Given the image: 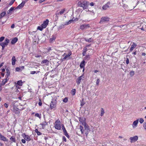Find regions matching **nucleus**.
I'll return each instance as SVG.
<instances>
[{
    "label": "nucleus",
    "mask_w": 146,
    "mask_h": 146,
    "mask_svg": "<svg viewBox=\"0 0 146 146\" xmlns=\"http://www.w3.org/2000/svg\"><path fill=\"white\" fill-rule=\"evenodd\" d=\"M79 6L83 8L84 9H86L87 7V2L86 1H81L78 3Z\"/></svg>",
    "instance_id": "1"
},
{
    "label": "nucleus",
    "mask_w": 146,
    "mask_h": 146,
    "mask_svg": "<svg viewBox=\"0 0 146 146\" xmlns=\"http://www.w3.org/2000/svg\"><path fill=\"white\" fill-rule=\"evenodd\" d=\"M9 40L8 39L6 38L3 42H1L0 43V45H1L2 48V49H3L5 46L8 45V43L9 42Z\"/></svg>",
    "instance_id": "2"
},
{
    "label": "nucleus",
    "mask_w": 146,
    "mask_h": 146,
    "mask_svg": "<svg viewBox=\"0 0 146 146\" xmlns=\"http://www.w3.org/2000/svg\"><path fill=\"white\" fill-rule=\"evenodd\" d=\"M55 127L56 129L58 130H60L61 129V126L60 125V122L58 120H56L55 122Z\"/></svg>",
    "instance_id": "3"
},
{
    "label": "nucleus",
    "mask_w": 146,
    "mask_h": 146,
    "mask_svg": "<svg viewBox=\"0 0 146 146\" xmlns=\"http://www.w3.org/2000/svg\"><path fill=\"white\" fill-rule=\"evenodd\" d=\"M72 55V52H68V54H67L66 53H64L62 56H65L62 59V60L64 61L66 59H70V56Z\"/></svg>",
    "instance_id": "4"
},
{
    "label": "nucleus",
    "mask_w": 146,
    "mask_h": 146,
    "mask_svg": "<svg viewBox=\"0 0 146 146\" xmlns=\"http://www.w3.org/2000/svg\"><path fill=\"white\" fill-rule=\"evenodd\" d=\"M84 74H83L81 76L79 77L77 79L76 82L77 84L78 85H79L81 82V81L82 80H83L84 77Z\"/></svg>",
    "instance_id": "5"
},
{
    "label": "nucleus",
    "mask_w": 146,
    "mask_h": 146,
    "mask_svg": "<svg viewBox=\"0 0 146 146\" xmlns=\"http://www.w3.org/2000/svg\"><path fill=\"white\" fill-rule=\"evenodd\" d=\"M138 138V137L137 135L133 137H131L129 138L131 143H134L137 141Z\"/></svg>",
    "instance_id": "6"
},
{
    "label": "nucleus",
    "mask_w": 146,
    "mask_h": 146,
    "mask_svg": "<svg viewBox=\"0 0 146 146\" xmlns=\"http://www.w3.org/2000/svg\"><path fill=\"white\" fill-rule=\"evenodd\" d=\"M109 19V17H103L101 19L100 22V23H102L103 22L108 21Z\"/></svg>",
    "instance_id": "7"
},
{
    "label": "nucleus",
    "mask_w": 146,
    "mask_h": 146,
    "mask_svg": "<svg viewBox=\"0 0 146 146\" xmlns=\"http://www.w3.org/2000/svg\"><path fill=\"white\" fill-rule=\"evenodd\" d=\"M13 111L16 114H19L20 113V110L16 106H13Z\"/></svg>",
    "instance_id": "8"
},
{
    "label": "nucleus",
    "mask_w": 146,
    "mask_h": 146,
    "mask_svg": "<svg viewBox=\"0 0 146 146\" xmlns=\"http://www.w3.org/2000/svg\"><path fill=\"white\" fill-rule=\"evenodd\" d=\"M56 103L57 101L56 100H53L50 104V106L51 109H52L54 108L56 106Z\"/></svg>",
    "instance_id": "9"
},
{
    "label": "nucleus",
    "mask_w": 146,
    "mask_h": 146,
    "mask_svg": "<svg viewBox=\"0 0 146 146\" xmlns=\"http://www.w3.org/2000/svg\"><path fill=\"white\" fill-rule=\"evenodd\" d=\"M22 135L26 141H29L31 140V138L28 135H26L25 133L23 134Z\"/></svg>",
    "instance_id": "10"
},
{
    "label": "nucleus",
    "mask_w": 146,
    "mask_h": 146,
    "mask_svg": "<svg viewBox=\"0 0 146 146\" xmlns=\"http://www.w3.org/2000/svg\"><path fill=\"white\" fill-rule=\"evenodd\" d=\"M90 26L89 25V24H83L82 25L80 26V29H81L82 30H83L84 29H87L89 27H90Z\"/></svg>",
    "instance_id": "11"
},
{
    "label": "nucleus",
    "mask_w": 146,
    "mask_h": 146,
    "mask_svg": "<svg viewBox=\"0 0 146 146\" xmlns=\"http://www.w3.org/2000/svg\"><path fill=\"white\" fill-rule=\"evenodd\" d=\"M138 122V119H137L133 121V124H132V127L133 128H135L137 127Z\"/></svg>",
    "instance_id": "12"
},
{
    "label": "nucleus",
    "mask_w": 146,
    "mask_h": 146,
    "mask_svg": "<svg viewBox=\"0 0 146 146\" xmlns=\"http://www.w3.org/2000/svg\"><path fill=\"white\" fill-rule=\"evenodd\" d=\"M48 19H46L43 22V24H42L41 25L43 28H45L46 27L48 24Z\"/></svg>",
    "instance_id": "13"
},
{
    "label": "nucleus",
    "mask_w": 146,
    "mask_h": 146,
    "mask_svg": "<svg viewBox=\"0 0 146 146\" xmlns=\"http://www.w3.org/2000/svg\"><path fill=\"white\" fill-rule=\"evenodd\" d=\"M25 1H23L20 4H19L17 7V9H20L21 8H22L24 5L25 4Z\"/></svg>",
    "instance_id": "14"
},
{
    "label": "nucleus",
    "mask_w": 146,
    "mask_h": 146,
    "mask_svg": "<svg viewBox=\"0 0 146 146\" xmlns=\"http://www.w3.org/2000/svg\"><path fill=\"white\" fill-rule=\"evenodd\" d=\"M0 139H1L4 141H8V140L7 138L3 135H2L0 133Z\"/></svg>",
    "instance_id": "15"
},
{
    "label": "nucleus",
    "mask_w": 146,
    "mask_h": 146,
    "mask_svg": "<svg viewBox=\"0 0 146 146\" xmlns=\"http://www.w3.org/2000/svg\"><path fill=\"white\" fill-rule=\"evenodd\" d=\"M49 63V61L48 60L46 59L42 60L41 62V64H43L44 65H48Z\"/></svg>",
    "instance_id": "16"
},
{
    "label": "nucleus",
    "mask_w": 146,
    "mask_h": 146,
    "mask_svg": "<svg viewBox=\"0 0 146 146\" xmlns=\"http://www.w3.org/2000/svg\"><path fill=\"white\" fill-rule=\"evenodd\" d=\"M137 45L135 43L133 42L132 45L131 46V47L130 49V52H131L133 49Z\"/></svg>",
    "instance_id": "17"
},
{
    "label": "nucleus",
    "mask_w": 146,
    "mask_h": 146,
    "mask_svg": "<svg viewBox=\"0 0 146 146\" xmlns=\"http://www.w3.org/2000/svg\"><path fill=\"white\" fill-rule=\"evenodd\" d=\"M109 5L110 3H108L107 4L102 7V8L104 10L107 9L108 8H109Z\"/></svg>",
    "instance_id": "18"
},
{
    "label": "nucleus",
    "mask_w": 146,
    "mask_h": 146,
    "mask_svg": "<svg viewBox=\"0 0 146 146\" xmlns=\"http://www.w3.org/2000/svg\"><path fill=\"white\" fill-rule=\"evenodd\" d=\"M17 61L15 56H13L12 59V65H14L15 64V62Z\"/></svg>",
    "instance_id": "19"
},
{
    "label": "nucleus",
    "mask_w": 146,
    "mask_h": 146,
    "mask_svg": "<svg viewBox=\"0 0 146 146\" xmlns=\"http://www.w3.org/2000/svg\"><path fill=\"white\" fill-rule=\"evenodd\" d=\"M18 40V38L17 37L14 38L11 41V43L13 44L15 43Z\"/></svg>",
    "instance_id": "20"
},
{
    "label": "nucleus",
    "mask_w": 146,
    "mask_h": 146,
    "mask_svg": "<svg viewBox=\"0 0 146 146\" xmlns=\"http://www.w3.org/2000/svg\"><path fill=\"white\" fill-rule=\"evenodd\" d=\"M85 61L84 60H83L81 62L80 64V67L81 68H84V66L85 65Z\"/></svg>",
    "instance_id": "21"
},
{
    "label": "nucleus",
    "mask_w": 146,
    "mask_h": 146,
    "mask_svg": "<svg viewBox=\"0 0 146 146\" xmlns=\"http://www.w3.org/2000/svg\"><path fill=\"white\" fill-rule=\"evenodd\" d=\"M9 80V79L6 78L3 80L2 82V85H4Z\"/></svg>",
    "instance_id": "22"
},
{
    "label": "nucleus",
    "mask_w": 146,
    "mask_h": 146,
    "mask_svg": "<svg viewBox=\"0 0 146 146\" xmlns=\"http://www.w3.org/2000/svg\"><path fill=\"white\" fill-rule=\"evenodd\" d=\"M6 13L5 11H4L1 13L0 14V19L2 18L4 16H5Z\"/></svg>",
    "instance_id": "23"
},
{
    "label": "nucleus",
    "mask_w": 146,
    "mask_h": 146,
    "mask_svg": "<svg viewBox=\"0 0 146 146\" xmlns=\"http://www.w3.org/2000/svg\"><path fill=\"white\" fill-rule=\"evenodd\" d=\"M52 37L50 38V42H53L55 40L56 38V37L54 35H52Z\"/></svg>",
    "instance_id": "24"
},
{
    "label": "nucleus",
    "mask_w": 146,
    "mask_h": 146,
    "mask_svg": "<svg viewBox=\"0 0 146 146\" xmlns=\"http://www.w3.org/2000/svg\"><path fill=\"white\" fill-rule=\"evenodd\" d=\"M6 70V76H7V78L10 76V72L9 70L8 69H7Z\"/></svg>",
    "instance_id": "25"
},
{
    "label": "nucleus",
    "mask_w": 146,
    "mask_h": 146,
    "mask_svg": "<svg viewBox=\"0 0 146 146\" xmlns=\"http://www.w3.org/2000/svg\"><path fill=\"white\" fill-rule=\"evenodd\" d=\"M66 9L65 8L62 9L59 12L60 15H62L66 11Z\"/></svg>",
    "instance_id": "26"
},
{
    "label": "nucleus",
    "mask_w": 146,
    "mask_h": 146,
    "mask_svg": "<svg viewBox=\"0 0 146 146\" xmlns=\"http://www.w3.org/2000/svg\"><path fill=\"white\" fill-rule=\"evenodd\" d=\"M79 129L80 130V131H81V133L83 134L84 133V130L83 127L81 125L80 126Z\"/></svg>",
    "instance_id": "27"
},
{
    "label": "nucleus",
    "mask_w": 146,
    "mask_h": 146,
    "mask_svg": "<svg viewBox=\"0 0 146 146\" xmlns=\"http://www.w3.org/2000/svg\"><path fill=\"white\" fill-rule=\"evenodd\" d=\"M76 90L75 89H73L71 90V94L72 95L74 96L75 95L76 93Z\"/></svg>",
    "instance_id": "28"
},
{
    "label": "nucleus",
    "mask_w": 146,
    "mask_h": 146,
    "mask_svg": "<svg viewBox=\"0 0 146 146\" xmlns=\"http://www.w3.org/2000/svg\"><path fill=\"white\" fill-rule=\"evenodd\" d=\"M63 132L64 133V135L68 138H69V135H68L67 131L66 130H64L63 131Z\"/></svg>",
    "instance_id": "29"
},
{
    "label": "nucleus",
    "mask_w": 146,
    "mask_h": 146,
    "mask_svg": "<svg viewBox=\"0 0 146 146\" xmlns=\"http://www.w3.org/2000/svg\"><path fill=\"white\" fill-rule=\"evenodd\" d=\"M14 10V8L12 7H11L7 12L8 14L10 13L11 12Z\"/></svg>",
    "instance_id": "30"
},
{
    "label": "nucleus",
    "mask_w": 146,
    "mask_h": 146,
    "mask_svg": "<svg viewBox=\"0 0 146 146\" xmlns=\"http://www.w3.org/2000/svg\"><path fill=\"white\" fill-rule=\"evenodd\" d=\"M10 140L13 142H15V139L14 137L13 136L11 137L10 138Z\"/></svg>",
    "instance_id": "31"
},
{
    "label": "nucleus",
    "mask_w": 146,
    "mask_h": 146,
    "mask_svg": "<svg viewBox=\"0 0 146 146\" xmlns=\"http://www.w3.org/2000/svg\"><path fill=\"white\" fill-rule=\"evenodd\" d=\"M104 113V109L102 108H101V111L100 114V115L102 116Z\"/></svg>",
    "instance_id": "32"
},
{
    "label": "nucleus",
    "mask_w": 146,
    "mask_h": 146,
    "mask_svg": "<svg viewBox=\"0 0 146 146\" xmlns=\"http://www.w3.org/2000/svg\"><path fill=\"white\" fill-rule=\"evenodd\" d=\"M17 84L19 86H21L22 85V82L21 80H19L17 81Z\"/></svg>",
    "instance_id": "33"
},
{
    "label": "nucleus",
    "mask_w": 146,
    "mask_h": 146,
    "mask_svg": "<svg viewBox=\"0 0 146 146\" xmlns=\"http://www.w3.org/2000/svg\"><path fill=\"white\" fill-rule=\"evenodd\" d=\"M73 21L72 20H71L69 21L68 22H67L66 24H65V25H68L70 23H71L72 22H73Z\"/></svg>",
    "instance_id": "34"
},
{
    "label": "nucleus",
    "mask_w": 146,
    "mask_h": 146,
    "mask_svg": "<svg viewBox=\"0 0 146 146\" xmlns=\"http://www.w3.org/2000/svg\"><path fill=\"white\" fill-rule=\"evenodd\" d=\"M129 74L131 76H132L134 74V72L133 71H131L129 72Z\"/></svg>",
    "instance_id": "35"
},
{
    "label": "nucleus",
    "mask_w": 146,
    "mask_h": 146,
    "mask_svg": "<svg viewBox=\"0 0 146 146\" xmlns=\"http://www.w3.org/2000/svg\"><path fill=\"white\" fill-rule=\"evenodd\" d=\"M42 127H44L46 125H47V123L45 121H44L41 124Z\"/></svg>",
    "instance_id": "36"
},
{
    "label": "nucleus",
    "mask_w": 146,
    "mask_h": 146,
    "mask_svg": "<svg viewBox=\"0 0 146 146\" xmlns=\"http://www.w3.org/2000/svg\"><path fill=\"white\" fill-rule=\"evenodd\" d=\"M85 40L87 42H90L92 41V39L91 38H90L88 39H85Z\"/></svg>",
    "instance_id": "37"
},
{
    "label": "nucleus",
    "mask_w": 146,
    "mask_h": 146,
    "mask_svg": "<svg viewBox=\"0 0 146 146\" xmlns=\"http://www.w3.org/2000/svg\"><path fill=\"white\" fill-rule=\"evenodd\" d=\"M43 28L42 27V26L41 27L38 26L37 27V29L41 31H42V30H43Z\"/></svg>",
    "instance_id": "38"
},
{
    "label": "nucleus",
    "mask_w": 146,
    "mask_h": 146,
    "mask_svg": "<svg viewBox=\"0 0 146 146\" xmlns=\"http://www.w3.org/2000/svg\"><path fill=\"white\" fill-rule=\"evenodd\" d=\"M84 127H85L84 130H85V131H86V130H87V129H89L88 125H86V124H85Z\"/></svg>",
    "instance_id": "39"
},
{
    "label": "nucleus",
    "mask_w": 146,
    "mask_h": 146,
    "mask_svg": "<svg viewBox=\"0 0 146 146\" xmlns=\"http://www.w3.org/2000/svg\"><path fill=\"white\" fill-rule=\"evenodd\" d=\"M68 99L67 97L65 98L63 100V102H64L66 103L67 102Z\"/></svg>",
    "instance_id": "40"
},
{
    "label": "nucleus",
    "mask_w": 146,
    "mask_h": 146,
    "mask_svg": "<svg viewBox=\"0 0 146 146\" xmlns=\"http://www.w3.org/2000/svg\"><path fill=\"white\" fill-rule=\"evenodd\" d=\"M139 121L141 123H142L143 122L144 120L142 118H141L139 119Z\"/></svg>",
    "instance_id": "41"
},
{
    "label": "nucleus",
    "mask_w": 146,
    "mask_h": 146,
    "mask_svg": "<svg viewBox=\"0 0 146 146\" xmlns=\"http://www.w3.org/2000/svg\"><path fill=\"white\" fill-rule=\"evenodd\" d=\"M64 25L63 24H62L61 25H60L59 26V28L60 29H61L62 28H64Z\"/></svg>",
    "instance_id": "42"
},
{
    "label": "nucleus",
    "mask_w": 146,
    "mask_h": 146,
    "mask_svg": "<svg viewBox=\"0 0 146 146\" xmlns=\"http://www.w3.org/2000/svg\"><path fill=\"white\" fill-rule=\"evenodd\" d=\"M16 70L17 71H21V68H20V67H17L16 68Z\"/></svg>",
    "instance_id": "43"
},
{
    "label": "nucleus",
    "mask_w": 146,
    "mask_h": 146,
    "mask_svg": "<svg viewBox=\"0 0 146 146\" xmlns=\"http://www.w3.org/2000/svg\"><path fill=\"white\" fill-rule=\"evenodd\" d=\"M14 1L13 0H11L9 3L10 5H11L14 3Z\"/></svg>",
    "instance_id": "44"
},
{
    "label": "nucleus",
    "mask_w": 146,
    "mask_h": 146,
    "mask_svg": "<svg viewBox=\"0 0 146 146\" xmlns=\"http://www.w3.org/2000/svg\"><path fill=\"white\" fill-rule=\"evenodd\" d=\"M5 38V37L4 36H2L0 38V42H1L3 41Z\"/></svg>",
    "instance_id": "45"
},
{
    "label": "nucleus",
    "mask_w": 146,
    "mask_h": 146,
    "mask_svg": "<svg viewBox=\"0 0 146 146\" xmlns=\"http://www.w3.org/2000/svg\"><path fill=\"white\" fill-rule=\"evenodd\" d=\"M60 14L59 12L58 13H56L55 14V15L56 17L57 18V19H58V15Z\"/></svg>",
    "instance_id": "46"
},
{
    "label": "nucleus",
    "mask_w": 146,
    "mask_h": 146,
    "mask_svg": "<svg viewBox=\"0 0 146 146\" xmlns=\"http://www.w3.org/2000/svg\"><path fill=\"white\" fill-rule=\"evenodd\" d=\"M100 80L99 79H98V78L97 79V81L96 82V83L97 85H99V83L100 82Z\"/></svg>",
    "instance_id": "47"
},
{
    "label": "nucleus",
    "mask_w": 146,
    "mask_h": 146,
    "mask_svg": "<svg viewBox=\"0 0 146 146\" xmlns=\"http://www.w3.org/2000/svg\"><path fill=\"white\" fill-rule=\"evenodd\" d=\"M126 63L127 64H128L129 63V59L128 58H126Z\"/></svg>",
    "instance_id": "48"
},
{
    "label": "nucleus",
    "mask_w": 146,
    "mask_h": 146,
    "mask_svg": "<svg viewBox=\"0 0 146 146\" xmlns=\"http://www.w3.org/2000/svg\"><path fill=\"white\" fill-rule=\"evenodd\" d=\"M89 131L90 130L89 129H87V130H86V131H85V134H86V135H87Z\"/></svg>",
    "instance_id": "49"
},
{
    "label": "nucleus",
    "mask_w": 146,
    "mask_h": 146,
    "mask_svg": "<svg viewBox=\"0 0 146 146\" xmlns=\"http://www.w3.org/2000/svg\"><path fill=\"white\" fill-rule=\"evenodd\" d=\"M35 116L37 117H38L39 118L40 117V116L39 114L38 113H36L35 114Z\"/></svg>",
    "instance_id": "50"
},
{
    "label": "nucleus",
    "mask_w": 146,
    "mask_h": 146,
    "mask_svg": "<svg viewBox=\"0 0 146 146\" xmlns=\"http://www.w3.org/2000/svg\"><path fill=\"white\" fill-rule=\"evenodd\" d=\"M25 140L24 139H22L21 140V141L23 143H26V141H25Z\"/></svg>",
    "instance_id": "51"
},
{
    "label": "nucleus",
    "mask_w": 146,
    "mask_h": 146,
    "mask_svg": "<svg viewBox=\"0 0 146 146\" xmlns=\"http://www.w3.org/2000/svg\"><path fill=\"white\" fill-rule=\"evenodd\" d=\"M143 127L144 129L146 130V123H143Z\"/></svg>",
    "instance_id": "52"
},
{
    "label": "nucleus",
    "mask_w": 146,
    "mask_h": 146,
    "mask_svg": "<svg viewBox=\"0 0 146 146\" xmlns=\"http://www.w3.org/2000/svg\"><path fill=\"white\" fill-rule=\"evenodd\" d=\"M4 106L6 108H8V105L7 104H6V103H5V104H4Z\"/></svg>",
    "instance_id": "53"
},
{
    "label": "nucleus",
    "mask_w": 146,
    "mask_h": 146,
    "mask_svg": "<svg viewBox=\"0 0 146 146\" xmlns=\"http://www.w3.org/2000/svg\"><path fill=\"white\" fill-rule=\"evenodd\" d=\"M35 73H36V71H31V74H34Z\"/></svg>",
    "instance_id": "54"
},
{
    "label": "nucleus",
    "mask_w": 146,
    "mask_h": 146,
    "mask_svg": "<svg viewBox=\"0 0 146 146\" xmlns=\"http://www.w3.org/2000/svg\"><path fill=\"white\" fill-rule=\"evenodd\" d=\"M3 86V85H2V83H0V91H1L2 89L1 88V86Z\"/></svg>",
    "instance_id": "55"
},
{
    "label": "nucleus",
    "mask_w": 146,
    "mask_h": 146,
    "mask_svg": "<svg viewBox=\"0 0 146 146\" xmlns=\"http://www.w3.org/2000/svg\"><path fill=\"white\" fill-rule=\"evenodd\" d=\"M62 128L63 131L64 130H66L65 128L64 127V126L63 125H62Z\"/></svg>",
    "instance_id": "56"
},
{
    "label": "nucleus",
    "mask_w": 146,
    "mask_h": 146,
    "mask_svg": "<svg viewBox=\"0 0 146 146\" xmlns=\"http://www.w3.org/2000/svg\"><path fill=\"white\" fill-rule=\"evenodd\" d=\"M36 133L37 135H40L42 134V133L39 131Z\"/></svg>",
    "instance_id": "57"
},
{
    "label": "nucleus",
    "mask_w": 146,
    "mask_h": 146,
    "mask_svg": "<svg viewBox=\"0 0 146 146\" xmlns=\"http://www.w3.org/2000/svg\"><path fill=\"white\" fill-rule=\"evenodd\" d=\"M40 102H39L38 103V105L40 106H41L42 105V102L41 101V100H40Z\"/></svg>",
    "instance_id": "58"
},
{
    "label": "nucleus",
    "mask_w": 146,
    "mask_h": 146,
    "mask_svg": "<svg viewBox=\"0 0 146 146\" xmlns=\"http://www.w3.org/2000/svg\"><path fill=\"white\" fill-rule=\"evenodd\" d=\"M45 0H40L39 1V3H41L42 2H43L44 1H45Z\"/></svg>",
    "instance_id": "59"
},
{
    "label": "nucleus",
    "mask_w": 146,
    "mask_h": 146,
    "mask_svg": "<svg viewBox=\"0 0 146 146\" xmlns=\"http://www.w3.org/2000/svg\"><path fill=\"white\" fill-rule=\"evenodd\" d=\"M63 139L64 141H65V142H66V138L65 137H63Z\"/></svg>",
    "instance_id": "60"
},
{
    "label": "nucleus",
    "mask_w": 146,
    "mask_h": 146,
    "mask_svg": "<svg viewBox=\"0 0 146 146\" xmlns=\"http://www.w3.org/2000/svg\"><path fill=\"white\" fill-rule=\"evenodd\" d=\"M87 49L86 48H84V50H83L84 51H85V52H86L87 51Z\"/></svg>",
    "instance_id": "61"
},
{
    "label": "nucleus",
    "mask_w": 146,
    "mask_h": 146,
    "mask_svg": "<svg viewBox=\"0 0 146 146\" xmlns=\"http://www.w3.org/2000/svg\"><path fill=\"white\" fill-rule=\"evenodd\" d=\"M86 54V52H85V51H83L82 54H83V56H85Z\"/></svg>",
    "instance_id": "62"
},
{
    "label": "nucleus",
    "mask_w": 146,
    "mask_h": 146,
    "mask_svg": "<svg viewBox=\"0 0 146 146\" xmlns=\"http://www.w3.org/2000/svg\"><path fill=\"white\" fill-rule=\"evenodd\" d=\"M94 4L93 2H91L90 3V5L91 6H93L94 5Z\"/></svg>",
    "instance_id": "63"
},
{
    "label": "nucleus",
    "mask_w": 146,
    "mask_h": 146,
    "mask_svg": "<svg viewBox=\"0 0 146 146\" xmlns=\"http://www.w3.org/2000/svg\"><path fill=\"white\" fill-rule=\"evenodd\" d=\"M14 27H15V25L14 24H13V25H12L11 26V28L12 29L14 28Z\"/></svg>",
    "instance_id": "64"
}]
</instances>
